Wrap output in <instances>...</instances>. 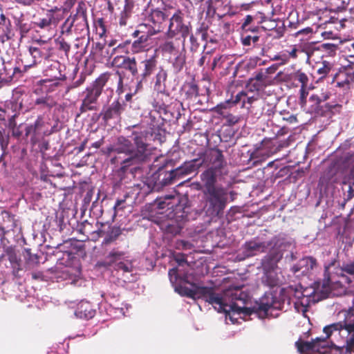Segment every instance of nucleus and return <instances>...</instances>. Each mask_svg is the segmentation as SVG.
<instances>
[{"label": "nucleus", "mask_w": 354, "mask_h": 354, "mask_svg": "<svg viewBox=\"0 0 354 354\" xmlns=\"http://www.w3.org/2000/svg\"><path fill=\"white\" fill-rule=\"evenodd\" d=\"M168 274L171 283H176L175 290L180 295L204 299L218 312L224 313L225 319H229L232 324L236 323L242 314L249 313V309L245 307L247 295L237 287L230 288L218 294L215 292L213 288L196 284L192 273L182 269L172 268L169 270Z\"/></svg>", "instance_id": "f257e3e1"}, {"label": "nucleus", "mask_w": 354, "mask_h": 354, "mask_svg": "<svg viewBox=\"0 0 354 354\" xmlns=\"http://www.w3.org/2000/svg\"><path fill=\"white\" fill-rule=\"evenodd\" d=\"M54 11L55 10L53 9L48 10L45 17L39 19L37 21L35 22V26L42 29L50 27L54 19Z\"/></svg>", "instance_id": "c756f323"}, {"label": "nucleus", "mask_w": 354, "mask_h": 354, "mask_svg": "<svg viewBox=\"0 0 354 354\" xmlns=\"http://www.w3.org/2000/svg\"><path fill=\"white\" fill-rule=\"evenodd\" d=\"M204 165L203 153H202L200 155L198 158H195L190 161L185 162L183 166L184 167V171H185V174L189 175L196 171L200 167Z\"/></svg>", "instance_id": "cd10ccee"}, {"label": "nucleus", "mask_w": 354, "mask_h": 354, "mask_svg": "<svg viewBox=\"0 0 354 354\" xmlns=\"http://www.w3.org/2000/svg\"><path fill=\"white\" fill-rule=\"evenodd\" d=\"M268 78V76L266 75L265 71H260L258 73H257L254 76V77L251 78V82L254 81L259 82L261 84H263L266 80Z\"/></svg>", "instance_id": "37998d69"}, {"label": "nucleus", "mask_w": 354, "mask_h": 354, "mask_svg": "<svg viewBox=\"0 0 354 354\" xmlns=\"http://www.w3.org/2000/svg\"><path fill=\"white\" fill-rule=\"evenodd\" d=\"M346 317L342 322H337L324 328V338L317 337L312 342H297L296 346L301 353L318 352L325 353L328 348H341L346 346H354V321Z\"/></svg>", "instance_id": "7ed1b4c3"}, {"label": "nucleus", "mask_w": 354, "mask_h": 354, "mask_svg": "<svg viewBox=\"0 0 354 354\" xmlns=\"http://www.w3.org/2000/svg\"><path fill=\"white\" fill-rule=\"evenodd\" d=\"M297 50L296 48H293L289 53H288V57L289 58L291 57L292 58H296L297 57Z\"/></svg>", "instance_id": "69168bd1"}, {"label": "nucleus", "mask_w": 354, "mask_h": 354, "mask_svg": "<svg viewBox=\"0 0 354 354\" xmlns=\"http://www.w3.org/2000/svg\"><path fill=\"white\" fill-rule=\"evenodd\" d=\"M46 124L44 121L43 118L41 117H38L35 124L27 129L26 134L32 133L35 137L49 135L50 132L46 129Z\"/></svg>", "instance_id": "393cba45"}, {"label": "nucleus", "mask_w": 354, "mask_h": 354, "mask_svg": "<svg viewBox=\"0 0 354 354\" xmlns=\"http://www.w3.org/2000/svg\"><path fill=\"white\" fill-rule=\"evenodd\" d=\"M203 162L204 166L208 167V169L201 174L205 191L222 188L221 186L215 185L216 176L225 165L222 152L218 149L207 150L203 153Z\"/></svg>", "instance_id": "0eeeda50"}, {"label": "nucleus", "mask_w": 354, "mask_h": 354, "mask_svg": "<svg viewBox=\"0 0 354 354\" xmlns=\"http://www.w3.org/2000/svg\"><path fill=\"white\" fill-rule=\"evenodd\" d=\"M317 73L319 75V79H323L327 76L330 72L333 64L329 62L324 61L322 63L317 64Z\"/></svg>", "instance_id": "7c9ffc66"}, {"label": "nucleus", "mask_w": 354, "mask_h": 354, "mask_svg": "<svg viewBox=\"0 0 354 354\" xmlns=\"http://www.w3.org/2000/svg\"><path fill=\"white\" fill-rule=\"evenodd\" d=\"M187 176L185 174L183 165L175 169L167 172L165 177L162 179L161 183L163 185H168L176 183L177 180Z\"/></svg>", "instance_id": "4be33fe9"}, {"label": "nucleus", "mask_w": 354, "mask_h": 354, "mask_svg": "<svg viewBox=\"0 0 354 354\" xmlns=\"http://www.w3.org/2000/svg\"><path fill=\"white\" fill-rule=\"evenodd\" d=\"M277 267V263L272 268L263 269L265 274L262 278V281L268 286L274 287L279 285L281 282L279 276L274 270Z\"/></svg>", "instance_id": "b1692460"}, {"label": "nucleus", "mask_w": 354, "mask_h": 354, "mask_svg": "<svg viewBox=\"0 0 354 354\" xmlns=\"http://www.w3.org/2000/svg\"><path fill=\"white\" fill-rule=\"evenodd\" d=\"M43 1L44 0H17V2L25 6H30Z\"/></svg>", "instance_id": "3c124183"}, {"label": "nucleus", "mask_w": 354, "mask_h": 354, "mask_svg": "<svg viewBox=\"0 0 354 354\" xmlns=\"http://www.w3.org/2000/svg\"><path fill=\"white\" fill-rule=\"evenodd\" d=\"M205 214L210 217H220L227 203V190L218 188L204 192Z\"/></svg>", "instance_id": "1a4fd4ad"}, {"label": "nucleus", "mask_w": 354, "mask_h": 354, "mask_svg": "<svg viewBox=\"0 0 354 354\" xmlns=\"http://www.w3.org/2000/svg\"><path fill=\"white\" fill-rule=\"evenodd\" d=\"M284 120H286L290 123H295L297 122V118L294 115H290L288 118H283Z\"/></svg>", "instance_id": "0e129e2a"}, {"label": "nucleus", "mask_w": 354, "mask_h": 354, "mask_svg": "<svg viewBox=\"0 0 354 354\" xmlns=\"http://www.w3.org/2000/svg\"><path fill=\"white\" fill-rule=\"evenodd\" d=\"M123 69L129 71L133 77L138 75V68L136 58L134 57H129Z\"/></svg>", "instance_id": "72a5a7b5"}, {"label": "nucleus", "mask_w": 354, "mask_h": 354, "mask_svg": "<svg viewBox=\"0 0 354 354\" xmlns=\"http://www.w3.org/2000/svg\"><path fill=\"white\" fill-rule=\"evenodd\" d=\"M283 308L284 301L274 297L270 294L266 295L261 301L258 308V314L261 318L270 315L272 316L273 310H283Z\"/></svg>", "instance_id": "f8f14e48"}, {"label": "nucleus", "mask_w": 354, "mask_h": 354, "mask_svg": "<svg viewBox=\"0 0 354 354\" xmlns=\"http://www.w3.org/2000/svg\"><path fill=\"white\" fill-rule=\"evenodd\" d=\"M258 103V100L257 98L254 97H246L245 96V104L248 103L249 104L251 105L250 107H247V109L249 110L250 112H252V109L253 108V106H252V104H254V103Z\"/></svg>", "instance_id": "4d7b16f0"}, {"label": "nucleus", "mask_w": 354, "mask_h": 354, "mask_svg": "<svg viewBox=\"0 0 354 354\" xmlns=\"http://www.w3.org/2000/svg\"><path fill=\"white\" fill-rule=\"evenodd\" d=\"M127 73L124 71L117 70L115 73H104L82 93V102L80 107V113L97 109V99L102 93L106 83L109 81L116 85V93L120 95L126 91L127 86Z\"/></svg>", "instance_id": "39448f33"}, {"label": "nucleus", "mask_w": 354, "mask_h": 354, "mask_svg": "<svg viewBox=\"0 0 354 354\" xmlns=\"http://www.w3.org/2000/svg\"><path fill=\"white\" fill-rule=\"evenodd\" d=\"M32 277L34 279H39L42 277V273L40 272H35L32 273Z\"/></svg>", "instance_id": "338daca9"}, {"label": "nucleus", "mask_w": 354, "mask_h": 354, "mask_svg": "<svg viewBox=\"0 0 354 354\" xmlns=\"http://www.w3.org/2000/svg\"><path fill=\"white\" fill-rule=\"evenodd\" d=\"M158 208L160 209H167V211H169L167 214L168 216L176 221L186 219L188 215L186 200L180 199L178 196L166 197L164 201L159 202Z\"/></svg>", "instance_id": "9d476101"}, {"label": "nucleus", "mask_w": 354, "mask_h": 354, "mask_svg": "<svg viewBox=\"0 0 354 354\" xmlns=\"http://www.w3.org/2000/svg\"><path fill=\"white\" fill-rule=\"evenodd\" d=\"M106 44L100 42H96L93 46L94 53L100 55L102 53H104V47Z\"/></svg>", "instance_id": "de8ad7c7"}, {"label": "nucleus", "mask_w": 354, "mask_h": 354, "mask_svg": "<svg viewBox=\"0 0 354 354\" xmlns=\"http://www.w3.org/2000/svg\"><path fill=\"white\" fill-rule=\"evenodd\" d=\"M189 94L191 95H198V87L195 84H191L190 86H189V91H187Z\"/></svg>", "instance_id": "680f3d73"}, {"label": "nucleus", "mask_w": 354, "mask_h": 354, "mask_svg": "<svg viewBox=\"0 0 354 354\" xmlns=\"http://www.w3.org/2000/svg\"><path fill=\"white\" fill-rule=\"evenodd\" d=\"M264 147H265V145H263V148L259 149L255 152H254L252 155V158H259L262 156L264 157V158H268V157L270 156L271 155L274 154L277 151V149L274 150V151L266 150V149H264Z\"/></svg>", "instance_id": "4c0bfd02"}, {"label": "nucleus", "mask_w": 354, "mask_h": 354, "mask_svg": "<svg viewBox=\"0 0 354 354\" xmlns=\"http://www.w3.org/2000/svg\"><path fill=\"white\" fill-rule=\"evenodd\" d=\"M72 17L73 19H75L74 31L77 34H80L88 28V25L86 16V4L83 1L78 3L76 8V13L74 15H72Z\"/></svg>", "instance_id": "f3484780"}, {"label": "nucleus", "mask_w": 354, "mask_h": 354, "mask_svg": "<svg viewBox=\"0 0 354 354\" xmlns=\"http://www.w3.org/2000/svg\"><path fill=\"white\" fill-rule=\"evenodd\" d=\"M316 268V260L311 257H307L301 259L297 263L294 265L292 268V271L299 277L311 274Z\"/></svg>", "instance_id": "4468645a"}, {"label": "nucleus", "mask_w": 354, "mask_h": 354, "mask_svg": "<svg viewBox=\"0 0 354 354\" xmlns=\"http://www.w3.org/2000/svg\"><path fill=\"white\" fill-rule=\"evenodd\" d=\"M354 274V263L335 266V262L325 266L323 281L331 288L333 295H337L345 289L346 284L352 282Z\"/></svg>", "instance_id": "423d86ee"}, {"label": "nucleus", "mask_w": 354, "mask_h": 354, "mask_svg": "<svg viewBox=\"0 0 354 354\" xmlns=\"http://www.w3.org/2000/svg\"><path fill=\"white\" fill-rule=\"evenodd\" d=\"M156 60L153 57H150L140 62L141 73L137 75L139 80L137 81L135 92H137L142 87V81L153 73L156 67Z\"/></svg>", "instance_id": "dca6fc26"}, {"label": "nucleus", "mask_w": 354, "mask_h": 354, "mask_svg": "<svg viewBox=\"0 0 354 354\" xmlns=\"http://www.w3.org/2000/svg\"><path fill=\"white\" fill-rule=\"evenodd\" d=\"M128 57L129 56L117 55L113 59L111 64L113 67L123 69Z\"/></svg>", "instance_id": "e433bc0d"}, {"label": "nucleus", "mask_w": 354, "mask_h": 354, "mask_svg": "<svg viewBox=\"0 0 354 354\" xmlns=\"http://www.w3.org/2000/svg\"><path fill=\"white\" fill-rule=\"evenodd\" d=\"M124 258L125 254L124 252L113 249L106 255L102 264L106 266L114 265L115 267L117 263L124 260Z\"/></svg>", "instance_id": "a878e982"}, {"label": "nucleus", "mask_w": 354, "mask_h": 354, "mask_svg": "<svg viewBox=\"0 0 354 354\" xmlns=\"http://www.w3.org/2000/svg\"><path fill=\"white\" fill-rule=\"evenodd\" d=\"M252 43V36L248 35L242 38V44L243 46H250Z\"/></svg>", "instance_id": "e2e57ef3"}, {"label": "nucleus", "mask_w": 354, "mask_h": 354, "mask_svg": "<svg viewBox=\"0 0 354 354\" xmlns=\"http://www.w3.org/2000/svg\"><path fill=\"white\" fill-rule=\"evenodd\" d=\"M337 169L335 167H329L328 169L324 173L319 179V184L322 187H328L330 185L336 183L337 179L336 178Z\"/></svg>", "instance_id": "bb28decb"}, {"label": "nucleus", "mask_w": 354, "mask_h": 354, "mask_svg": "<svg viewBox=\"0 0 354 354\" xmlns=\"http://www.w3.org/2000/svg\"><path fill=\"white\" fill-rule=\"evenodd\" d=\"M187 176L185 174L183 165L175 169L167 172L165 177L162 179L161 183L163 185H168L176 183L177 180Z\"/></svg>", "instance_id": "412c9836"}, {"label": "nucleus", "mask_w": 354, "mask_h": 354, "mask_svg": "<svg viewBox=\"0 0 354 354\" xmlns=\"http://www.w3.org/2000/svg\"><path fill=\"white\" fill-rule=\"evenodd\" d=\"M330 295H333L330 287L323 280L315 281L312 286L302 292L301 297L298 296L297 300L295 302V308L298 312L305 313L311 303H317Z\"/></svg>", "instance_id": "6e6552de"}, {"label": "nucleus", "mask_w": 354, "mask_h": 354, "mask_svg": "<svg viewBox=\"0 0 354 354\" xmlns=\"http://www.w3.org/2000/svg\"><path fill=\"white\" fill-rule=\"evenodd\" d=\"M35 46H52L49 43V40H43L41 39H35L34 41Z\"/></svg>", "instance_id": "6e6d98bb"}, {"label": "nucleus", "mask_w": 354, "mask_h": 354, "mask_svg": "<svg viewBox=\"0 0 354 354\" xmlns=\"http://www.w3.org/2000/svg\"><path fill=\"white\" fill-rule=\"evenodd\" d=\"M56 43L59 45V49L65 52L67 55L71 50V46L63 38L60 37L56 39Z\"/></svg>", "instance_id": "a19ab883"}, {"label": "nucleus", "mask_w": 354, "mask_h": 354, "mask_svg": "<svg viewBox=\"0 0 354 354\" xmlns=\"http://www.w3.org/2000/svg\"><path fill=\"white\" fill-rule=\"evenodd\" d=\"M291 244L290 240L277 236L268 241L254 239L246 242L243 245V250L246 257H252L268 251V254L262 259V267L263 269H270L278 263L283 257V252L288 250Z\"/></svg>", "instance_id": "20e7f679"}, {"label": "nucleus", "mask_w": 354, "mask_h": 354, "mask_svg": "<svg viewBox=\"0 0 354 354\" xmlns=\"http://www.w3.org/2000/svg\"><path fill=\"white\" fill-rule=\"evenodd\" d=\"M124 111V104L118 100L113 102L107 108L104 109L102 113L103 119L106 121L111 119H118L121 113Z\"/></svg>", "instance_id": "6ab92c4d"}, {"label": "nucleus", "mask_w": 354, "mask_h": 354, "mask_svg": "<svg viewBox=\"0 0 354 354\" xmlns=\"http://www.w3.org/2000/svg\"><path fill=\"white\" fill-rule=\"evenodd\" d=\"M55 100L49 96L39 97L35 100V104L39 106L41 109H50L55 105Z\"/></svg>", "instance_id": "473e14b6"}, {"label": "nucleus", "mask_w": 354, "mask_h": 354, "mask_svg": "<svg viewBox=\"0 0 354 354\" xmlns=\"http://www.w3.org/2000/svg\"><path fill=\"white\" fill-rule=\"evenodd\" d=\"M239 102H243V106L245 104V93L244 92H240L236 95L234 102L236 104Z\"/></svg>", "instance_id": "864d4df0"}, {"label": "nucleus", "mask_w": 354, "mask_h": 354, "mask_svg": "<svg viewBox=\"0 0 354 354\" xmlns=\"http://www.w3.org/2000/svg\"><path fill=\"white\" fill-rule=\"evenodd\" d=\"M211 59V52L207 51L203 54L202 57L198 60V65L202 66L205 62L209 63Z\"/></svg>", "instance_id": "49530a36"}, {"label": "nucleus", "mask_w": 354, "mask_h": 354, "mask_svg": "<svg viewBox=\"0 0 354 354\" xmlns=\"http://www.w3.org/2000/svg\"><path fill=\"white\" fill-rule=\"evenodd\" d=\"M75 19H73L72 15H70L62 24L61 26V33L62 35H70L75 28Z\"/></svg>", "instance_id": "f704fd0d"}, {"label": "nucleus", "mask_w": 354, "mask_h": 354, "mask_svg": "<svg viewBox=\"0 0 354 354\" xmlns=\"http://www.w3.org/2000/svg\"><path fill=\"white\" fill-rule=\"evenodd\" d=\"M189 34L190 26L183 23L182 14L180 12L174 14L169 20L167 31L168 37H174L176 35H180L185 40Z\"/></svg>", "instance_id": "9b49d317"}, {"label": "nucleus", "mask_w": 354, "mask_h": 354, "mask_svg": "<svg viewBox=\"0 0 354 354\" xmlns=\"http://www.w3.org/2000/svg\"><path fill=\"white\" fill-rule=\"evenodd\" d=\"M115 268L118 271L122 272V274L124 278V281L131 282L135 279V277L133 276V272L135 271V268L133 265L132 260L127 259L126 258H124V260L117 263Z\"/></svg>", "instance_id": "aec40b11"}, {"label": "nucleus", "mask_w": 354, "mask_h": 354, "mask_svg": "<svg viewBox=\"0 0 354 354\" xmlns=\"http://www.w3.org/2000/svg\"><path fill=\"white\" fill-rule=\"evenodd\" d=\"M352 79L353 77H347L345 80L337 82V86L342 87L344 90H348L350 88V84Z\"/></svg>", "instance_id": "c03bdc74"}, {"label": "nucleus", "mask_w": 354, "mask_h": 354, "mask_svg": "<svg viewBox=\"0 0 354 354\" xmlns=\"http://www.w3.org/2000/svg\"><path fill=\"white\" fill-rule=\"evenodd\" d=\"M29 53L32 58V63L25 65V67H30L41 62L43 59H47L52 55V46H30L28 49Z\"/></svg>", "instance_id": "a211bd4d"}, {"label": "nucleus", "mask_w": 354, "mask_h": 354, "mask_svg": "<svg viewBox=\"0 0 354 354\" xmlns=\"http://www.w3.org/2000/svg\"><path fill=\"white\" fill-rule=\"evenodd\" d=\"M128 44H130V41H126L124 43L120 44L116 47L113 48V49L115 50V53H116L117 52H120V50L122 51H123V50L126 47V45Z\"/></svg>", "instance_id": "052dcab7"}, {"label": "nucleus", "mask_w": 354, "mask_h": 354, "mask_svg": "<svg viewBox=\"0 0 354 354\" xmlns=\"http://www.w3.org/2000/svg\"><path fill=\"white\" fill-rule=\"evenodd\" d=\"M176 261L178 263L180 266H183V264L185 262V260L183 257H177Z\"/></svg>", "instance_id": "774afa93"}, {"label": "nucleus", "mask_w": 354, "mask_h": 354, "mask_svg": "<svg viewBox=\"0 0 354 354\" xmlns=\"http://www.w3.org/2000/svg\"><path fill=\"white\" fill-rule=\"evenodd\" d=\"M224 118H225L227 123L230 126L237 124L241 120L240 116L232 114H227L225 115Z\"/></svg>", "instance_id": "79ce46f5"}, {"label": "nucleus", "mask_w": 354, "mask_h": 354, "mask_svg": "<svg viewBox=\"0 0 354 354\" xmlns=\"http://www.w3.org/2000/svg\"><path fill=\"white\" fill-rule=\"evenodd\" d=\"M252 20L253 17L251 15H247L245 18L243 24H242V29L245 31L251 30L254 32V29H250V28H248V26L252 21Z\"/></svg>", "instance_id": "09e8293b"}, {"label": "nucleus", "mask_w": 354, "mask_h": 354, "mask_svg": "<svg viewBox=\"0 0 354 354\" xmlns=\"http://www.w3.org/2000/svg\"><path fill=\"white\" fill-rule=\"evenodd\" d=\"M174 70L179 72L183 68L185 62V57L183 52L180 51L178 54L174 55V59L170 57Z\"/></svg>", "instance_id": "2f4dec72"}, {"label": "nucleus", "mask_w": 354, "mask_h": 354, "mask_svg": "<svg viewBox=\"0 0 354 354\" xmlns=\"http://www.w3.org/2000/svg\"><path fill=\"white\" fill-rule=\"evenodd\" d=\"M115 53V50L113 48H110L108 46H105L104 53H102L100 56L105 59H110Z\"/></svg>", "instance_id": "a18cd8bd"}, {"label": "nucleus", "mask_w": 354, "mask_h": 354, "mask_svg": "<svg viewBox=\"0 0 354 354\" xmlns=\"http://www.w3.org/2000/svg\"><path fill=\"white\" fill-rule=\"evenodd\" d=\"M160 48L163 53L173 56L180 52L179 48L174 45L173 41H165Z\"/></svg>", "instance_id": "c9c22d12"}, {"label": "nucleus", "mask_w": 354, "mask_h": 354, "mask_svg": "<svg viewBox=\"0 0 354 354\" xmlns=\"http://www.w3.org/2000/svg\"><path fill=\"white\" fill-rule=\"evenodd\" d=\"M153 135L149 132H134L132 140L120 136L109 149L110 162L119 167L122 173L131 167L132 172L141 164L150 160L154 148L149 142Z\"/></svg>", "instance_id": "f03ea898"}, {"label": "nucleus", "mask_w": 354, "mask_h": 354, "mask_svg": "<svg viewBox=\"0 0 354 354\" xmlns=\"http://www.w3.org/2000/svg\"><path fill=\"white\" fill-rule=\"evenodd\" d=\"M167 72L160 69L156 76L155 88L160 92L165 91V82L167 80Z\"/></svg>", "instance_id": "c85d7f7f"}, {"label": "nucleus", "mask_w": 354, "mask_h": 354, "mask_svg": "<svg viewBox=\"0 0 354 354\" xmlns=\"http://www.w3.org/2000/svg\"><path fill=\"white\" fill-rule=\"evenodd\" d=\"M248 86H250L251 91H252V90L259 91L262 87L263 84H261L259 82H257V81H254V82H251V79H250Z\"/></svg>", "instance_id": "5fc2aeb1"}, {"label": "nucleus", "mask_w": 354, "mask_h": 354, "mask_svg": "<svg viewBox=\"0 0 354 354\" xmlns=\"http://www.w3.org/2000/svg\"><path fill=\"white\" fill-rule=\"evenodd\" d=\"M226 60V57L224 56V55H217L216 56L214 59H213V62H212V70H214L216 68L218 67V68H222L223 67V64L224 63V62Z\"/></svg>", "instance_id": "ea45409f"}, {"label": "nucleus", "mask_w": 354, "mask_h": 354, "mask_svg": "<svg viewBox=\"0 0 354 354\" xmlns=\"http://www.w3.org/2000/svg\"><path fill=\"white\" fill-rule=\"evenodd\" d=\"M278 67L279 65L277 64H275L267 68L265 71L266 75L268 76V74L274 73L277 71Z\"/></svg>", "instance_id": "bf43d9fd"}, {"label": "nucleus", "mask_w": 354, "mask_h": 354, "mask_svg": "<svg viewBox=\"0 0 354 354\" xmlns=\"http://www.w3.org/2000/svg\"><path fill=\"white\" fill-rule=\"evenodd\" d=\"M279 61H280L279 64H277L279 66L284 65L289 62V57L287 54H281Z\"/></svg>", "instance_id": "13d9d810"}, {"label": "nucleus", "mask_w": 354, "mask_h": 354, "mask_svg": "<svg viewBox=\"0 0 354 354\" xmlns=\"http://www.w3.org/2000/svg\"><path fill=\"white\" fill-rule=\"evenodd\" d=\"M295 80L301 83V91L305 90V88L308 82L307 75L303 72L298 71L295 74Z\"/></svg>", "instance_id": "58836bf2"}, {"label": "nucleus", "mask_w": 354, "mask_h": 354, "mask_svg": "<svg viewBox=\"0 0 354 354\" xmlns=\"http://www.w3.org/2000/svg\"><path fill=\"white\" fill-rule=\"evenodd\" d=\"M129 18V13L124 10L121 12L120 19H119V24L120 26H126L127 24V19Z\"/></svg>", "instance_id": "8fccbe9b"}, {"label": "nucleus", "mask_w": 354, "mask_h": 354, "mask_svg": "<svg viewBox=\"0 0 354 354\" xmlns=\"http://www.w3.org/2000/svg\"><path fill=\"white\" fill-rule=\"evenodd\" d=\"M178 248H183V249H190L192 246V243L187 241H179L176 243Z\"/></svg>", "instance_id": "603ef678"}, {"label": "nucleus", "mask_w": 354, "mask_h": 354, "mask_svg": "<svg viewBox=\"0 0 354 354\" xmlns=\"http://www.w3.org/2000/svg\"><path fill=\"white\" fill-rule=\"evenodd\" d=\"M95 310L93 308L91 304L86 301H82L75 311V315L81 319H91L94 317Z\"/></svg>", "instance_id": "5701e85b"}, {"label": "nucleus", "mask_w": 354, "mask_h": 354, "mask_svg": "<svg viewBox=\"0 0 354 354\" xmlns=\"http://www.w3.org/2000/svg\"><path fill=\"white\" fill-rule=\"evenodd\" d=\"M145 28H146V26L140 24L138 26V29L135 30L132 35L133 37H138L131 44V50L133 53H138L145 50L147 46L148 39L151 35L149 34V31L145 32Z\"/></svg>", "instance_id": "2eb2a0df"}, {"label": "nucleus", "mask_w": 354, "mask_h": 354, "mask_svg": "<svg viewBox=\"0 0 354 354\" xmlns=\"http://www.w3.org/2000/svg\"><path fill=\"white\" fill-rule=\"evenodd\" d=\"M167 16L160 10H152L146 19L147 24L144 25L149 26L151 28L148 30L149 34L154 35L163 30L165 27V20Z\"/></svg>", "instance_id": "ddd939ff"}]
</instances>
